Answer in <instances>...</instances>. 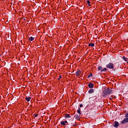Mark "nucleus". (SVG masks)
Here are the masks:
<instances>
[{"label": "nucleus", "instance_id": "nucleus-1", "mask_svg": "<svg viewBox=\"0 0 128 128\" xmlns=\"http://www.w3.org/2000/svg\"><path fill=\"white\" fill-rule=\"evenodd\" d=\"M112 92V90L108 88H104L103 90V94H102L104 98H106V96H108V94H110Z\"/></svg>", "mask_w": 128, "mask_h": 128}, {"label": "nucleus", "instance_id": "nucleus-2", "mask_svg": "<svg viewBox=\"0 0 128 128\" xmlns=\"http://www.w3.org/2000/svg\"><path fill=\"white\" fill-rule=\"evenodd\" d=\"M126 118H124L122 122H121V124H124L128 122V113H127L126 115Z\"/></svg>", "mask_w": 128, "mask_h": 128}, {"label": "nucleus", "instance_id": "nucleus-3", "mask_svg": "<svg viewBox=\"0 0 128 128\" xmlns=\"http://www.w3.org/2000/svg\"><path fill=\"white\" fill-rule=\"evenodd\" d=\"M106 68H112V70H114V64L109 63L106 66Z\"/></svg>", "mask_w": 128, "mask_h": 128}, {"label": "nucleus", "instance_id": "nucleus-4", "mask_svg": "<svg viewBox=\"0 0 128 128\" xmlns=\"http://www.w3.org/2000/svg\"><path fill=\"white\" fill-rule=\"evenodd\" d=\"M80 74H82V71H80V70H78L76 72V74L77 77H78V76H80Z\"/></svg>", "mask_w": 128, "mask_h": 128}, {"label": "nucleus", "instance_id": "nucleus-5", "mask_svg": "<svg viewBox=\"0 0 128 128\" xmlns=\"http://www.w3.org/2000/svg\"><path fill=\"white\" fill-rule=\"evenodd\" d=\"M66 124H68V121H62L61 122H60V124L62 125V126H66Z\"/></svg>", "mask_w": 128, "mask_h": 128}, {"label": "nucleus", "instance_id": "nucleus-6", "mask_svg": "<svg viewBox=\"0 0 128 128\" xmlns=\"http://www.w3.org/2000/svg\"><path fill=\"white\" fill-rule=\"evenodd\" d=\"M88 86L90 88H94V84L90 83L88 84Z\"/></svg>", "mask_w": 128, "mask_h": 128}, {"label": "nucleus", "instance_id": "nucleus-7", "mask_svg": "<svg viewBox=\"0 0 128 128\" xmlns=\"http://www.w3.org/2000/svg\"><path fill=\"white\" fill-rule=\"evenodd\" d=\"M74 118L76 120H80V116L78 115H74Z\"/></svg>", "mask_w": 128, "mask_h": 128}, {"label": "nucleus", "instance_id": "nucleus-8", "mask_svg": "<svg viewBox=\"0 0 128 128\" xmlns=\"http://www.w3.org/2000/svg\"><path fill=\"white\" fill-rule=\"evenodd\" d=\"M94 92V89H90L88 92L89 94H92Z\"/></svg>", "mask_w": 128, "mask_h": 128}, {"label": "nucleus", "instance_id": "nucleus-9", "mask_svg": "<svg viewBox=\"0 0 128 128\" xmlns=\"http://www.w3.org/2000/svg\"><path fill=\"white\" fill-rule=\"evenodd\" d=\"M31 99H32V98L30 97H26V102H30Z\"/></svg>", "mask_w": 128, "mask_h": 128}, {"label": "nucleus", "instance_id": "nucleus-10", "mask_svg": "<svg viewBox=\"0 0 128 128\" xmlns=\"http://www.w3.org/2000/svg\"><path fill=\"white\" fill-rule=\"evenodd\" d=\"M114 126L115 128H118V122H115Z\"/></svg>", "mask_w": 128, "mask_h": 128}, {"label": "nucleus", "instance_id": "nucleus-11", "mask_svg": "<svg viewBox=\"0 0 128 128\" xmlns=\"http://www.w3.org/2000/svg\"><path fill=\"white\" fill-rule=\"evenodd\" d=\"M34 40V38L32 37V36H31L29 38H28V40L30 41V42H32V40Z\"/></svg>", "mask_w": 128, "mask_h": 128}, {"label": "nucleus", "instance_id": "nucleus-12", "mask_svg": "<svg viewBox=\"0 0 128 128\" xmlns=\"http://www.w3.org/2000/svg\"><path fill=\"white\" fill-rule=\"evenodd\" d=\"M65 118H70V114H66V115H65Z\"/></svg>", "mask_w": 128, "mask_h": 128}, {"label": "nucleus", "instance_id": "nucleus-13", "mask_svg": "<svg viewBox=\"0 0 128 128\" xmlns=\"http://www.w3.org/2000/svg\"><path fill=\"white\" fill-rule=\"evenodd\" d=\"M89 46H94V43H90L88 44Z\"/></svg>", "mask_w": 128, "mask_h": 128}, {"label": "nucleus", "instance_id": "nucleus-14", "mask_svg": "<svg viewBox=\"0 0 128 128\" xmlns=\"http://www.w3.org/2000/svg\"><path fill=\"white\" fill-rule=\"evenodd\" d=\"M77 112L79 114H82V113L80 112V108H78V109L77 110Z\"/></svg>", "mask_w": 128, "mask_h": 128}, {"label": "nucleus", "instance_id": "nucleus-15", "mask_svg": "<svg viewBox=\"0 0 128 128\" xmlns=\"http://www.w3.org/2000/svg\"><path fill=\"white\" fill-rule=\"evenodd\" d=\"M122 58L123 60L125 61V62H127L128 61V58H125L124 56H122Z\"/></svg>", "mask_w": 128, "mask_h": 128}, {"label": "nucleus", "instance_id": "nucleus-16", "mask_svg": "<svg viewBox=\"0 0 128 128\" xmlns=\"http://www.w3.org/2000/svg\"><path fill=\"white\" fill-rule=\"evenodd\" d=\"M106 68L102 69V70H101V72H106Z\"/></svg>", "mask_w": 128, "mask_h": 128}, {"label": "nucleus", "instance_id": "nucleus-17", "mask_svg": "<svg viewBox=\"0 0 128 128\" xmlns=\"http://www.w3.org/2000/svg\"><path fill=\"white\" fill-rule=\"evenodd\" d=\"M86 2H87L88 6H90V0H88Z\"/></svg>", "mask_w": 128, "mask_h": 128}, {"label": "nucleus", "instance_id": "nucleus-18", "mask_svg": "<svg viewBox=\"0 0 128 128\" xmlns=\"http://www.w3.org/2000/svg\"><path fill=\"white\" fill-rule=\"evenodd\" d=\"M102 66H100L98 67V70H102Z\"/></svg>", "mask_w": 128, "mask_h": 128}, {"label": "nucleus", "instance_id": "nucleus-19", "mask_svg": "<svg viewBox=\"0 0 128 128\" xmlns=\"http://www.w3.org/2000/svg\"><path fill=\"white\" fill-rule=\"evenodd\" d=\"M90 76H92V73L90 74L88 76V78H90Z\"/></svg>", "mask_w": 128, "mask_h": 128}, {"label": "nucleus", "instance_id": "nucleus-20", "mask_svg": "<svg viewBox=\"0 0 128 128\" xmlns=\"http://www.w3.org/2000/svg\"><path fill=\"white\" fill-rule=\"evenodd\" d=\"M62 78V76H59V78L58 79L60 80Z\"/></svg>", "mask_w": 128, "mask_h": 128}, {"label": "nucleus", "instance_id": "nucleus-21", "mask_svg": "<svg viewBox=\"0 0 128 128\" xmlns=\"http://www.w3.org/2000/svg\"><path fill=\"white\" fill-rule=\"evenodd\" d=\"M82 106H83L82 104H80V108H82Z\"/></svg>", "mask_w": 128, "mask_h": 128}, {"label": "nucleus", "instance_id": "nucleus-22", "mask_svg": "<svg viewBox=\"0 0 128 128\" xmlns=\"http://www.w3.org/2000/svg\"><path fill=\"white\" fill-rule=\"evenodd\" d=\"M34 116H36V118H38V114H36L35 115L34 114Z\"/></svg>", "mask_w": 128, "mask_h": 128}]
</instances>
